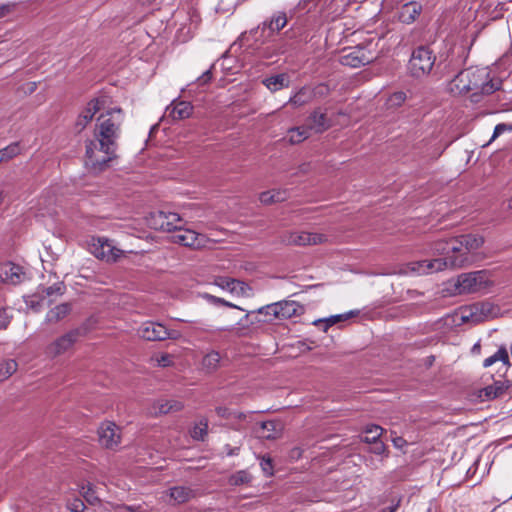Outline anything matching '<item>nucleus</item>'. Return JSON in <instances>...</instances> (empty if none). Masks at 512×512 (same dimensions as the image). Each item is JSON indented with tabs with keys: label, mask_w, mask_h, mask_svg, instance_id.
Listing matches in <instances>:
<instances>
[{
	"label": "nucleus",
	"mask_w": 512,
	"mask_h": 512,
	"mask_svg": "<svg viewBox=\"0 0 512 512\" xmlns=\"http://www.w3.org/2000/svg\"><path fill=\"white\" fill-rule=\"evenodd\" d=\"M358 313H359L358 311H349V312L344 313V314L333 315V316H331V317H329L327 319L316 320L314 322V325L322 328L323 331H327V329L330 326H332V325H334V324H336V323H338L340 321H344V320H347V319H349L351 317H354V316L358 315Z\"/></svg>",
	"instance_id": "30"
},
{
	"label": "nucleus",
	"mask_w": 512,
	"mask_h": 512,
	"mask_svg": "<svg viewBox=\"0 0 512 512\" xmlns=\"http://www.w3.org/2000/svg\"><path fill=\"white\" fill-rule=\"evenodd\" d=\"M191 437L195 440L203 441L208 433V422L206 419L200 420L191 430Z\"/></svg>",
	"instance_id": "41"
},
{
	"label": "nucleus",
	"mask_w": 512,
	"mask_h": 512,
	"mask_svg": "<svg viewBox=\"0 0 512 512\" xmlns=\"http://www.w3.org/2000/svg\"><path fill=\"white\" fill-rule=\"evenodd\" d=\"M392 442L397 449H402L407 444L406 440L399 436L394 437Z\"/></svg>",
	"instance_id": "57"
},
{
	"label": "nucleus",
	"mask_w": 512,
	"mask_h": 512,
	"mask_svg": "<svg viewBox=\"0 0 512 512\" xmlns=\"http://www.w3.org/2000/svg\"><path fill=\"white\" fill-rule=\"evenodd\" d=\"M306 126L309 128L310 132L322 133L330 127V122L326 113L322 112L320 109H316L308 117Z\"/></svg>",
	"instance_id": "17"
},
{
	"label": "nucleus",
	"mask_w": 512,
	"mask_h": 512,
	"mask_svg": "<svg viewBox=\"0 0 512 512\" xmlns=\"http://www.w3.org/2000/svg\"><path fill=\"white\" fill-rule=\"evenodd\" d=\"M358 313H359L358 311H349V312L344 313V314L333 315V316H331V317H329L327 319L316 320L314 322V325L322 328L323 331H327V329L330 326H332V325H334V324H336V323H338L340 321H344V320H347V319H349L351 317H354V316L358 315Z\"/></svg>",
	"instance_id": "29"
},
{
	"label": "nucleus",
	"mask_w": 512,
	"mask_h": 512,
	"mask_svg": "<svg viewBox=\"0 0 512 512\" xmlns=\"http://www.w3.org/2000/svg\"><path fill=\"white\" fill-rule=\"evenodd\" d=\"M137 333L141 338L147 341L176 340L180 337L179 331L170 330L163 324L153 321L144 322L138 328Z\"/></svg>",
	"instance_id": "6"
},
{
	"label": "nucleus",
	"mask_w": 512,
	"mask_h": 512,
	"mask_svg": "<svg viewBox=\"0 0 512 512\" xmlns=\"http://www.w3.org/2000/svg\"><path fill=\"white\" fill-rule=\"evenodd\" d=\"M81 494L91 505H95L100 501L99 496L91 483H87L81 487Z\"/></svg>",
	"instance_id": "40"
},
{
	"label": "nucleus",
	"mask_w": 512,
	"mask_h": 512,
	"mask_svg": "<svg viewBox=\"0 0 512 512\" xmlns=\"http://www.w3.org/2000/svg\"><path fill=\"white\" fill-rule=\"evenodd\" d=\"M375 56L364 47H354L351 50H344L340 57V63L351 68H359L371 63Z\"/></svg>",
	"instance_id": "10"
},
{
	"label": "nucleus",
	"mask_w": 512,
	"mask_h": 512,
	"mask_svg": "<svg viewBox=\"0 0 512 512\" xmlns=\"http://www.w3.org/2000/svg\"><path fill=\"white\" fill-rule=\"evenodd\" d=\"M80 335L81 332L79 329L68 331L48 344L45 348V354L50 358H55L64 354L73 347Z\"/></svg>",
	"instance_id": "7"
},
{
	"label": "nucleus",
	"mask_w": 512,
	"mask_h": 512,
	"mask_svg": "<svg viewBox=\"0 0 512 512\" xmlns=\"http://www.w3.org/2000/svg\"><path fill=\"white\" fill-rule=\"evenodd\" d=\"M106 99L104 97L94 98L87 103V106L79 114L76 127L81 131L93 119L94 115L105 107Z\"/></svg>",
	"instance_id": "15"
},
{
	"label": "nucleus",
	"mask_w": 512,
	"mask_h": 512,
	"mask_svg": "<svg viewBox=\"0 0 512 512\" xmlns=\"http://www.w3.org/2000/svg\"><path fill=\"white\" fill-rule=\"evenodd\" d=\"M273 304H269L265 307H261L258 309L259 314H266L269 316H273L274 318H279V311L278 309H269Z\"/></svg>",
	"instance_id": "52"
},
{
	"label": "nucleus",
	"mask_w": 512,
	"mask_h": 512,
	"mask_svg": "<svg viewBox=\"0 0 512 512\" xmlns=\"http://www.w3.org/2000/svg\"><path fill=\"white\" fill-rule=\"evenodd\" d=\"M288 22L287 15L285 12L275 13L269 20L262 23V29L268 28L272 33L279 32L283 29Z\"/></svg>",
	"instance_id": "28"
},
{
	"label": "nucleus",
	"mask_w": 512,
	"mask_h": 512,
	"mask_svg": "<svg viewBox=\"0 0 512 512\" xmlns=\"http://www.w3.org/2000/svg\"><path fill=\"white\" fill-rule=\"evenodd\" d=\"M269 309H278L279 318H291L299 315L303 311V307L296 301H282L273 303Z\"/></svg>",
	"instance_id": "21"
},
{
	"label": "nucleus",
	"mask_w": 512,
	"mask_h": 512,
	"mask_svg": "<svg viewBox=\"0 0 512 512\" xmlns=\"http://www.w3.org/2000/svg\"><path fill=\"white\" fill-rule=\"evenodd\" d=\"M501 361L503 364H509V355L507 349L502 346L492 356L486 358L483 362L485 368L492 366L494 363Z\"/></svg>",
	"instance_id": "34"
},
{
	"label": "nucleus",
	"mask_w": 512,
	"mask_h": 512,
	"mask_svg": "<svg viewBox=\"0 0 512 512\" xmlns=\"http://www.w3.org/2000/svg\"><path fill=\"white\" fill-rule=\"evenodd\" d=\"M472 352H473V353H479V352H480V344H479V343H476V344L472 347Z\"/></svg>",
	"instance_id": "61"
},
{
	"label": "nucleus",
	"mask_w": 512,
	"mask_h": 512,
	"mask_svg": "<svg viewBox=\"0 0 512 512\" xmlns=\"http://www.w3.org/2000/svg\"><path fill=\"white\" fill-rule=\"evenodd\" d=\"M238 452H239V448L234 447V448L229 449V451L227 452V455L228 456L238 455Z\"/></svg>",
	"instance_id": "60"
},
{
	"label": "nucleus",
	"mask_w": 512,
	"mask_h": 512,
	"mask_svg": "<svg viewBox=\"0 0 512 512\" xmlns=\"http://www.w3.org/2000/svg\"><path fill=\"white\" fill-rule=\"evenodd\" d=\"M124 120L121 108H111L100 114L93 139L86 142L85 165L94 172L103 170L116 156L117 141Z\"/></svg>",
	"instance_id": "1"
},
{
	"label": "nucleus",
	"mask_w": 512,
	"mask_h": 512,
	"mask_svg": "<svg viewBox=\"0 0 512 512\" xmlns=\"http://www.w3.org/2000/svg\"><path fill=\"white\" fill-rule=\"evenodd\" d=\"M20 153V145L14 142L0 150V160L8 161Z\"/></svg>",
	"instance_id": "43"
},
{
	"label": "nucleus",
	"mask_w": 512,
	"mask_h": 512,
	"mask_svg": "<svg viewBox=\"0 0 512 512\" xmlns=\"http://www.w3.org/2000/svg\"><path fill=\"white\" fill-rule=\"evenodd\" d=\"M166 111L173 120H182L191 116L193 106L189 102L179 101L168 106Z\"/></svg>",
	"instance_id": "20"
},
{
	"label": "nucleus",
	"mask_w": 512,
	"mask_h": 512,
	"mask_svg": "<svg viewBox=\"0 0 512 512\" xmlns=\"http://www.w3.org/2000/svg\"><path fill=\"white\" fill-rule=\"evenodd\" d=\"M507 129L511 130L512 127L508 126L507 124H504V123H500V124L496 125V127L494 129V133H493V138L499 136L500 134H502Z\"/></svg>",
	"instance_id": "56"
},
{
	"label": "nucleus",
	"mask_w": 512,
	"mask_h": 512,
	"mask_svg": "<svg viewBox=\"0 0 512 512\" xmlns=\"http://www.w3.org/2000/svg\"><path fill=\"white\" fill-rule=\"evenodd\" d=\"M214 65L211 66L210 69L206 70L201 76L197 78V82L200 86L206 85L212 80V68Z\"/></svg>",
	"instance_id": "51"
},
{
	"label": "nucleus",
	"mask_w": 512,
	"mask_h": 512,
	"mask_svg": "<svg viewBox=\"0 0 512 512\" xmlns=\"http://www.w3.org/2000/svg\"><path fill=\"white\" fill-rule=\"evenodd\" d=\"M35 87H36V83L35 82L31 83L30 91H34Z\"/></svg>",
	"instance_id": "63"
},
{
	"label": "nucleus",
	"mask_w": 512,
	"mask_h": 512,
	"mask_svg": "<svg viewBox=\"0 0 512 512\" xmlns=\"http://www.w3.org/2000/svg\"><path fill=\"white\" fill-rule=\"evenodd\" d=\"M397 508H398V504L392 505L389 507H385L384 509H382L381 512H396Z\"/></svg>",
	"instance_id": "58"
},
{
	"label": "nucleus",
	"mask_w": 512,
	"mask_h": 512,
	"mask_svg": "<svg viewBox=\"0 0 512 512\" xmlns=\"http://www.w3.org/2000/svg\"><path fill=\"white\" fill-rule=\"evenodd\" d=\"M174 231L176 233L172 236V241L185 247L200 249L205 247L209 241L206 235L197 233L191 229H184L183 226Z\"/></svg>",
	"instance_id": "8"
},
{
	"label": "nucleus",
	"mask_w": 512,
	"mask_h": 512,
	"mask_svg": "<svg viewBox=\"0 0 512 512\" xmlns=\"http://www.w3.org/2000/svg\"><path fill=\"white\" fill-rule=\"evenodd\" d=\"M468 262L463 255L437 258L432 260H420L409 263L404 272L413 274H429L442 271L446 268H461Z\"/></svg>",
	"instance_id": "3"
},
{
	"label": "nucleus",
	"mask_w": 512,
	"mask_h": 512,
	"mask_svg": "<svg viewBox=\"0 0 512 512\" xmlns=\"http://www.w3.org/2000/svg\"><path fill=\"white\" fill-rule=\"evenodd\" d=\"M205 298H207L213 304H221V305H224V306H227V307H230V308L241 309L240 307L234 305L231 302H228V301L224 300L223 298H219V297H216V296H213V295H209V294H206Z\"/></svg>",
	"instance_id": "48"
},
{
	"label": "nucleus",
	"mask_w": 512,
	"mask_h": 512,
	"mask_svg": "<svg viewBox=\"0 0 512 512\" xmlns=\"http://www.w3.org/2000/svg\"><path fill=\"white\" fill-rule=\"evenodd\" d=\"M421 12V6L416 2H409L401 7L399 19L401 22L409 24L413 22Z\"/></svg>",
	"instance_id": "26"
},
{
	"label": "nucleus",
	"mask_w": 512,
	"mask_h": 512,
	"mask_svg": "<svg viewBox=\"0 0 512 512\" xmlns=\"http://www.w3.org/2000/svg\"><path fill=\"white\" fill-rule=\"evenodd\" d=\"M495 313L496 307L487 301L475 303L470 307V316L477 322L492 317Z\"/></svg>",
	"instance_id": "18"
},
{
	"label": "nucleus",
	"mask_w": 512,
	"mask_h": 512,
	"mask_svg": "<svg viewBox=\"0 0 512 512\" xmlns=\"http://www.w3.org/2000/svg\"><path fill=\"white\" fill-rule=\"evenodd\" d=\"M152 360H154L160 367H168L173 363L172 356L167 353L162 354L160 356H155L152 358Z\"/></svg>",
	"instance_id": "46"
},
{
	"label": "nucleus",
	"mask_w": 512,
	"mask_h": 512,
	"mask_svg": "<svg viewBox=\"0 0 512 512\" xmlns=\"http://www.w3.org/2000/svg\"><path fill=\"white\" fill-rule=\"evenodd\" d=\"M91 249L96 258L108 263L118 261L123 255V251L115 247L107 238H98L96 242L92 244Z\"/></svg>",
	"instance_id": "11"
},
{
	"label": "nucleus",
	"mask_w": 512,
	"mask_h": 512,
	"mask_svg": "<svg viewBox=\"0 0 512 512\" xmlns=\"http://www.w3.org/2000/svg\"><path fill=\"white\" fill-rule=\"evenodd\" d=\"M157 129H158V125L157 124L153 125L150 129V135H152Z\"/></svg>",
	"instance_id": "62"
},
{
	"label": "nucleus",
	"mask_w": 512,
	"mask_h": 512,
	"mask_svg": "<svg viewBox=\"0 0 512 512\" xmlns=\"http://www.w3.org/2000/svg\"><path fill=\"white\" fill-rule=\"evenodd\" d=\"M406 98H407V96H406L405 92H403V91L394 92L387 98L386 106L388 108H397L405 102Z\"/></svg>",
	"instance_id": "44"
},
{
	"label": "nucleus",
	"mask_w": 512,
	"mask_h": 512,
	"mask_svg": "<svg viewBox=\"0 0 512 512\" xmlns=\"http://www.w3.org/2000/svg\"><path fill=\"white\" fill-rule=\"evenodd\" d=\"M232 329L231 328H220L218 329V331H231Z\"/></svg>",
	"instance_id": "64"
},
{
	"label": "nucleus",
	"mask_w": 512,
	"mask_h": 512,
	"mask_svg": "<svg viewBox=\"0 0 512 512\" xmlns=\"http://www.w3.org/2000/svg\"><path fill=\"white\" fill-rule=\"evenodd\" d=\"M13 315L8 308L0 307V330H5L9 326Z\"/></svg>",
	"instance_id": "45"
},
{
	"label": "nucleus",
	"mask_w": 512,
	"mask_h": 512,
	"mask_svg": "<svg viewBox=\"0 0 512 512\" xmlns=\"http://www.w3.org/2000/svg\"><path fill=\"white\" fill-rule=\"evenodd\" d=\"M15 6L16 5L14 3H6L0 5V19H3L11 14L14 11Z\"/></svg>",
	"instance_id": "50"
},
{
	"label": "nucleus",
	"mask_w": 512,
	"mask_h": 512,
	"mask_svg": "<svg viewBox=\"0 0 512 512\" xmlns=\"http://www.w3.org/2000/svg\"><path fill=\"white\" fill-rule=\"evenodd\" d=\"M221 359L222 357L218 351L211 350L210 352L203 356L201 362L202 369L206 373L215 372L220 367Z\"/></svg>",
	"instance_id": "27"
},
{
	"label": "nucleus",
	"mask_w": 512,
	"mask_h": 512,
	"mask_svg": "<svg viewBox=\"0 0 512 512\" xmlns=\"http://www.w3.org/2000/svg\"><path fill=\"white\" fill-rule=\"evenodd\" d=\"M313 98L312 91L307 87H302L293 96L290 97L288 103L295 107H301L309 103Z\"/></svg>",
	"instance_id": "33"
},
{
	"label": "nucleus",
	"mask_w": 512,
	"mask_h": 512,
	"mask_svg": "<svg viewBox=\"0 0 512 512\" xmlns=\"http://www.w3.org/2000/svg\"><path fill=\"white\" fill-rule=\"evenodd\" d=\"M17 362L13 359H9L0 365V381H4L10 377L17 370Z\"/></svg>",
	"instance_id": "42"
},
{
	"label": "nucleus",
	"mask_w": 512,
	"mask_h": 512,
	"mask_svg": "<svg viewBox=\"0 0 512 512\" xmlns=\"http://www.w3.org/2000/svg\"><path fill=\"white\" fill-rule=\"evenodd\" d=\"M260 466L266 475L271 476L273 474V464L270 457L262 456Z\"/></svg>",
	"instance_id": "47"
},
{
	"label": "nucleus",
	"mask_w": 512,
	"mask_h": 512,
	"mask_svg": "<svg viewBox=\"0 0 512 512\" xmlns=\"http://www.w3.org/2000/svg\"><path fill=\"white\" fill-rule=\"evenodd\" d=\"M170 503L172 504H183L193 499L196 496V492L187 486H174L168 490Z\"/></svg>",
	"instance_id": "19"
},
{
	"label": "nucleus",
	"mask_w": 512,
	"mask_h": 512,
	"mask_svg": "<svg viewBox=\"0 0 512 512\" xmlns=\"http://www.w3.org/2000/svg\"><path fill=\"white\" fill-rule=\"evenodd\" d=\"M65 291V285L63 282H57L49 287H45L42 289L40 293V297L42 300L45 298H49L53 295L61 296Z\"/></svg>",
	"instance_id": "38"
},
{
	"label": "nucleus",
	"mask_w": 512,
	"mask_h": 512,
	"mask_svg": "<svg viewBox=\"0 0 512 512\" xmlns=\"http://www.w3.org/2000/svg\"><path fill=\"white\" fill-rule=\"evenodd\" d=\"M326 240L327 237L324 234L306 231L287 232L282 236V242L286 245H316L324 243Z\"/></svg>",
	"instance_id": "12"
},
{
	"label": "nucleus",
	"mask_w": 512,
	"mask_h": 512,
	"mask_svg": "<svg viewBox=\"0 0 512 512\" xmlns=\"http://www.w3.org/2000/svg\"><path fill=\"white\" fill-rule=\"evenodd\" d=\"M431 250L434 254L438 255H449V253H452L453 255L450 257L463 255L467 258L466 254L460 253V246L457 245L455 238L434 241L431 244Z\"/></svg>",
	"instance_id": "16"
},
{
	"label": "nucleus",
	"mask_w": 512,
	"mask_h": 512,
	"mask_svg": "<svg viewBox=\"0 0 512 512\" xmlns=\"http://www.w3.org/2000/svg\"><path fill=\"white\" fill-rule=\"evenodd\" d=\"M436 57L426 46H420L413 50L408 63L410 74L415 78H421L428 75L434 64Z\"/></svg>",
	"instance_id": "5"
},
{
	"label": "nucleus",
	"mask_w": 512,
	"mask_h": 512,
	"mask_svg": "<svg viewBox=\"0 0 512 512\" xmlns=\"http://www.w3.org/2000/svg\"><path fill=\"white\" fill-rule=\"evenodd\" d=\"M246 474L244 472H239L237 479L235 480V483L241 482L243 483L245 481Z\"/></svg>",
	"instance_id": "59"
},
{
	"label": "nucleus",
	"mask_w": 512,
	"mask_h": 512,
	"mask_svg": "<svg viewBox=\"0 0 512 512\" xmlns=\"http://www.w3.org/2000/svg\"><path fill=\"white\" fill-rule=\"evenodd\" d=\"M272 191L262 192L259 196V200L263 204H272L274 203Z\"/></svg>",
	"instance_id": "55"
},
{
	"label": "nucleus",
	"mask_w": 512,
	"mask_h": 512,
	"mask_svg": "<svg viewBox=\"0 0 512 512\" xmlns=\"http://www.w3.org/2000/svg\"><path fill=\"white\" fill-rule=\"evenodd\" d=\"M69 508L72 512H83L85 509V505L82 500L75 499L70 503Z\"/></svg>",
	"instance_id": "54"
},
{
	"label": "nucleus",
	"mask_w": 512,
	"mask_h": 512,
	"mask_svg": "<svg viewBox=\"0 0 512 512\" xmlns=\"http://www.w3.org/2000/svg\"><path fill=\"white\" fill-rule=\"evenodd\" d=\"M384 429L378 425H370L365 429V436L361 438V440L367 444H372L379 440L382 435Z\"/></svg>",
	"instance_id": "35"
},
{
	"label": "nucleus",
	"mask_w": 512,
	"mask_h": 512,
	"mask_svg": "<svg viewBox=\"0 0 512 512\" xmlns=\"http://www.w3.org/2000/svg\"><path fill=\"white\" fill-rule=\"evenodd\" d=\"M263 84L271 92H276L283 88H287L290 84V80L286 73H281L264 79Z\"/></svg>",
	"instance_id": "24"
},
{
	"label": "nucleus",
	"mask_w": 512,
	"mask_h": 512,
	"mask_svg": "<svg viewBox=\"0 0 512 512\" xmlns=\"http://www.w3.org/2000/svg\"><path fill=\"white\" fill-rule=\"evenodd\" d=\"M261 434L260 436L267 440L278 439L283 432V424L280 421H265L261 423Z\"/></svg>",
	"instance_id": "22"
},
{
	"label": "nucleus",
	"mask_w": 512,
	"mask_h": 512,
	"mask_svg": "<svg viewBox=\"0 0 512 512\" xmlns=\"http://www.w3.org/2000/svg\"><path fill=\"white\" fill-rule=\"evenodd\" d=\"M214 284L221 289H225L230 292L237 290L244 291L246 288V284L244 282L229 277H217L214 280Z\"/></svg>",
	"instance_id": "31"
},
{
	"label": "nucleus",
	"mask_w": 512,
	"mask_h": 512,
	"mask_svg": "<svg viewBox=\"0 0 512 512\" xmlns=\"http://www.w3.org/2000/svg\"><path fill=\"white\" fill-rule=\"evenodd\" d=\"M486 270L463 273L458 276L455 287L459 294L486 292L493 285Z\"/></svg>",
	"instance_id": "4"
},
{
	"label": "nucleus",
	"mask_w": 512,
	"mask_h": 512,
	"mask_svg": "<svg viewBox=\"0 0 512 512\" xmlns=\"http://www.w3.org/2000/svg\"><path fill=\"white\" fill-rule=\"evenodd\" d=\"M215 412L219 417L228 419V420L237 419V420L241 421V420L246 419V414H244L242 412L232 411L227 407H221V406L217 407L215 409Z\"/></svg>",
	"instance_id": "39"
},
{
	"label": "nucleus",
	"mask_w": 512,
	"mask_h": 512,
	"mask_svg": "<svg viewBox=\"0 0 512 512\" xmlns=\"http://www.w3.org/2000/svg\"><path fill=\"white\" fill-rule=\"evenodd\" d=\"M455 240L457 241V245L460 246V252L462 251V248H465L467 252L477 250L484 243L483 237L472 234L461 235L456 237Z\"/></svg>",
	"instance_id": "23"
},
{
	"label": "nucleus",
	"mask_w": 512,
	"mask_h": 512,
	"mask_svg": "<svg viewBox=\"0 0 512 512\" xmlns=\"http://www.w3.org/2000/svg\"><path fill=\"white\" fill-rule=\"evenodd\" d=\"M183 403L177 400H161L158 402V411L161 414L180 411Z\"/></svg>",
	"instance_id": "37"
},
{
	"label": "nucleus",
	"mask_w": 512,
	"mask_h": 512,
	"mask_svg": "<svg viewBox=\"0 0 512 512\" xmlns=\"http://www.w3.org/2000/svg\"><path fill=\"white\" fill-rule=\"evenodd\" d=\"M0 279L8 285H19L27 279V274L22 266L8 262L0 266Z\"/></svg>",
	"instance_id": "13"
},
{
	"label": "nucleus",
	"mask_w": 512,
	"mask_h": 512,
	"mask_svg": "<svg viewBox=\"0 0 512 512\" xmlns=\"http://www.w3.org/2000/svg\"><path fill=\"white\" fill-rule=\"evenodd\" d=\"M507 387L501 382H495L492 385H489L483 389V394L488 399H495L501 395H503L506 391Z\"/></svg>",
	"instance_id": "36"
},
{
	"label": "nucleus",
	"mask_w": 512,
	"mask_h": 512,
	"mask_svg": "<svg viewBox=\"0 0 512 512\" xmlns=\"http://www.w3.org/2000/svg\"><path fill=\"white\" fill-rule=\"evenodd\" d=\"M99 442L108 449L116 448L120 443V428L113 422H105L98 429Z\"/></svg>",
	"instance_id": "14"
},
{
	"label": "nucleus",
	"mask_w": 512,
	"mask_h": 512,
	"mask_svg": "<svg viewBox=\"0 0 512 512\" xmlns=\"http://www.w3.org/2000/svg\"><path fill=\"white\" fill-rule=\"evenodd\" d=\"M311 132L306 125L294 127L288 130L287 139L291 144H299L309 138Z\"/></svg>",
	"instance_id": "32"
},
{
	"label": "nucleus",
	"mask_w": 512,
	"mask_h": 512,
	"mask_svg": "<svg viewBox=\"0 0 512 512\" xmlns=\"http://www.w3.org/2000/svg\"><path fill=\"white\" fill-rule=\"evenodd\" d=\"M150 223L154 229L172 232L181 228L184 225V220L177 213L157 211L152 214Z\"/></svg>",
	"instance_id": "9"
},
{
	"label": "nucleus",
	"mask_w": 512,
	"mask_h": 512,
	"mask_svg": "<svg viewBox=\"0 0 512 512\" xmlns=\"http://www.w3.org/2000/svg\"><path fill=\"white\" fill-rule=\"evenodd\" d=\"M371 445L370 452L376 454V455H383L386 452V445L378 440Z\"/></svg>",
	"instance_id": "49"
},
{
	"label": "nucleus",
	"mask_w": 512,
	"mask_h": 512,
	"mask_svg": "<svg viewBox=\"0 0 512 512\" xmlns=\"http://www.w3.org/2000/svg\"><path fill=\"white\" fill-rule=\"evenodd\" d=\"M71 312V305L69 303H62L53 308H51L46 316L45 322L47 323H57L64 319Z\"/></svg>",
	"instance_id": "25"
},
{
	"label": "nucleus",
	"mask_w": 512,
	"mask_h": 512,
	"mask_svg": "<svg viewBox=\"0 0 512 512\" xmlns=\"http://www.w3.org/2000/svg\"><path fill=\"white\" fill-rule=\"evenodd\" d=\"M273 194L274 203L285 201L288 197L286 190H271Z\"/></svg>",
	"instance_id": "53"
},
{
	"label": "nucleus",
	"mask_w": 512,
	"mask_h": 512,
	"mask_svg": "<svg viewBox=\"0 0 512 512\" xmlns=\"http://www.w3.org/2000/svg\"><path fill=\"white\" fill-rule=\"evenodd\" d=\"M501 81L490 77L487 68L470 67L460 71L448 84V90L454 95L473 92V96L491 94L499 90Z\"/></svg>",
	"instance_id": "2"
}]
</instances>
